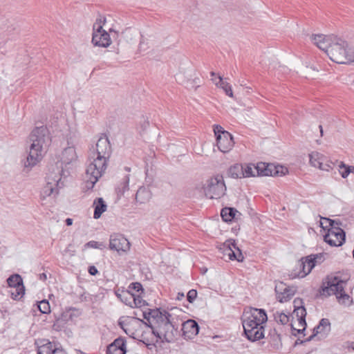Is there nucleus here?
Wrapping results in <instances>:
<instances>
[{"mask_svg":"<svg viewBox=\"0 0 354 354\" xmlns=\"http://www.w3.org/2000/svg\"><path fill=\"white\" fill-rule=\"evenodd\" d=\"M312 40L333 62L340 64L354 62V50L344 39L333 35L320 34L313 35Z\"/></svg>","mask_w":354,"mask_h":354,"instance_id":"1","label":"nucleus"},{"mask_svg":"<svg viewBox=\"0 0 354 354\" xmlns=\"http://www.w3.org/2000/svg\"><path fill=\"white\" fill-rule=\"evenodd\" d=\"M96 152L86 167L84 177V189L91 190L106 169L111 147L106 137H100L95 146Z\"/></svg>","mask_w":354,"mask_h":354,"instance_id":"2","label":"nucleus"},{"mask_svg":"<svg viewBox=\"0 0 354 354\" xmlns=\"http://www.w3.org/2000/svg\"><path fill=\"white\" fill-rule=\"evenodd\" d=\"M29 139L31 145L24 167L31 169L41 160L43 151L49 143L48 130L44 126L36 127L30 134Z\"/></svg>","mask_w":354,"mask_h":354,"instance_id":"3","label":"nucleus"},{"mask_svg":"<svg viewBox=\"0 0 354 354\" xmlns=\"http://www.w3.org/2000/svg\"><path fill=\"white\" fill-rule=\"evenodd\" d=\"M348 279V276L342 278L338 274L328 277L326 281L323 283L322 295L324 296L335 295L340 304L346 306H351L353 304V299L344 291Z\"/></svg>","mask_w":354,"mask_h":354,"instance_id":"4","label":"nucleus"},{"mask_svg":"<svg viewBox=\"0 0 354 354\" xmlns=\"http://www.w3.org/2000/svg\"><path fill=\"white\" fill-rule=\"evenodd\" d=\"M241 319L242 325L251 330L254 328L251 326L253 325L264 326L268 321V316L264 309L250 307L245 309Z\"/></svg>","mask_w":354,"mask_h":354,"instance_id":"5","label":"nucleus"},{"mask_svg":"<svg viewBox=\"0 0 354 354\" xmlns=\"http://www.w3.org/2000/svg\"><path fill=\"white\" fill-rule=\"evenodd\" d=\"M328 222L330 228L324 236V239L330 246L339 247L344 244L346 239V233L339 225L340 222L330 218H324Z\"/></svg>","mask_w":354,"mask_h":354,"instance_id":"6","label":"nucleus"},{"mask_svg":"<svg viewBox=\"0 0 354 354\" xmlns=\"http://www.w3.org/2000/svg\"><path fill=\"white\" fill-rule=\"evenodd\" d=\"M170 317H164V320L156 325H149L153 335L162 342H171L174 338V326L171 322Z\"/></svg>","mask_w":354,"mask_h":354,"instance_id":"7","label":"nucleus"},{"mask_svg":"<svg viewBox=\"0 0 354 354\" xmlns=\"http://www.w3.org/2000/svg\"><path fill=\"white\" fill-rule=\"evenodd\" d=\"M105 23L106 18L100 17L93 24L91 41L95 46L106 48L111 44L109 33L103 29Z\"/></svg>","mask_w":354,"mask_h":354,"instance_id":"8","label":"nucleus"},{"mask_svg":"<svg viewBox=\"0 0 354 354\" xmlns=\"http://www.w3.org/2000/svg\"><path fill=\"white\" fill-rule=\"evenodd\" d=\"M205 196L210 199H218L225 194L226 186L223 177L217 175L209 179L204 187Z\"/></svg>","mask_w":354,"mask_h":354,"instance_id":"9","label":"nucleus"},{"mask_svg":"<svg viewBox=\"0 0 354 354\" xmlns=\"http://www.w3.org/2000/svg\"><path fill=\"white\" fill-rule=\"evenodd\" d=\"M46 183L41 191V198L44 200L51 194H57L59 189L64 187V182L62 181V177L59 171L57 174L50 173L46 178Z\"/></svg>","mask_w":354,"mask_h":354,"instance_id":"10","label":"nucleus"},{"mask_svg":"<svg viewBox=\"0 0 354 354\" xmlns=\"http://www.w3.org/2000/svg\"><path fill=\"white\" fill-rule=\"evenodd\" d=\"M35 344L37 354H66L62 347L46 339H38L35 340Z\"/></svg>","mask_w":354,"mask_h":354,"instance_id":"11","label":"nucleus"},{"mask_svg":"<svg viewBox=\"0 0 354 354\" xmlns=\"http://www.w3.org/2000/svg\"><path fill=\"white\" fill-rule=\"evenodd\" d=\"M177 78L182 84H185L187 87L190 88L196 89L201 84V80L197 76L196 71L192 66L185 73L178 74Z\"/></svg>","mask_w":354,"mask_h":354,"instance_id":"12","label":"nucleus"},{"mask_svg":"<svg viewBox=\"0 0 354 354\" xmlns=\"http://www.w3.org/2000/svg\"><path fill=\"white\" fill-rule=\"evenodd\" d=\"M109 248L118 253H126L130 249V243L122 234H113L110 236Z\"/></svg>","mask_w":354,"mask_h":354,"instance_id":"13","label":"nucleus"},{"mask_svg":"<svg viewBox=\"0 0 354 354\" xmlns=\"http://www.w3.org/2000/svg\"><path fill=\"white\" fill-rule=\"evenodd\" d=\"M317 257L320 259L322 258L321 255H309L305 258H301L298 261V267L300 270L298 277H304L309 274L315 267V261Z\"/></svg>","mask_w":354,"mask_h":354,"instance_id":"14","label":"nucleus"},{"mask_svg":"<svg viewBox=\"0 0 354 354\" xmlns=\"http://www.w3.org/2000/svg\"><path fill=\"white\" fill-rule=\"evenodd\" d=\"M275 292L277 293V298L281 303H284L289 301L292 297L295 294L296 290L295 288L286 286L282 282L277 284L275 286Z\"/></svg>","mask_w":354,"mask_h":354,"instance_id":"15","label":"nucleus"},{"mask_svg":"<svg viewBox=\"0 0 354 354\" xmlns=\"http://www.w3.org/2000/svg\"><path fill=\"white\" fill-rule=\"evenodd\" d=\"M216 145L223 153L228 152L234 145L232 136L229 132L223 133V135L218 134L216 138Z\"/></svg>","mask_w":354,"mask_h":354,"instance_id":"16","label":"nucleus"},{"mask_svg":"<svg viewBox=\"0 0 354 354\" xmlns=\"http://www.w3.org/2000/svg\"><path fill=\"white\" fill-rule=\"evenodd\" d=\"M223 246L226 248V254L230 260H236L239 262L243 261L244 257L234 241L227 240L224 243Z\"/></svg>","mask_w":354,"mask_h":354,"instance_id":"17","label":"nucleus"},{"mask_svg":"<svg viewBox=\"0 0 354 354\" xmlns=\"http://www.w3.org/2000/svg\"><path fill=\"white\" fill-rule=\"evenodd\" d=\"M253 328L248 330L245 326L243 327V333L246 338L250 342H257L264 338L265 328L264 326H252Z\"/></svg>","mask_w":354,"mask_h":354,"instance_id":"18","label":"nucleus"},{"mask_svg":"<svg viewBox=\"0 0 354 354\" xmlns=\"http://www.w3.org/2000/svg\"><path fill=\"white\" fill-rule=\"evenodd\" d=\"M183 335L186 339H192L199 332L198 323L193 319H188L182 326Z\"/></svg>","mask_w":354,"mask_h":354,"instance_id":"19","label":"nucleus"},{"mask_svg":"<svg viewBox=\"0 0 354 354\" xmlns=\"http://www.w3.org/2000/svg\"><path fill=\"white\" fill-rule=\"evenodd\" d=\"M330 331V323L328 319L323 318L320 320L319 324L313 329V333L306 339L304 342H310L313 338L320 334L322 337H326Z\"/></svg>","mask_w":354,"mask_h":354,"instance_id":"20","label":"nucleus"},{"mask_svg":"<svg viewBox=\"0 0 354 354\" xmlns=\"http://www.w3.org/2000/svg\"><path fill=\"white\" fill-rule=\"evenodd\" d=\"M126 342L122 337L115 339L107 346L106 354H126Z\"/></svg>","mask_w":354,"mask_h":354,"instance_id":"21","label":"nucleus"},{"mask_svg":"<svg viewBox=\"0 0 354 354\" xmlns=\"http://www.w3.org/2000/svg\"><path fill=\"white\" fill-rule=\"evenodd\" d=\"M293 314L297 317L299 327L301 328L296 329L294 328L293 325L291 324L292 330L296 331L297 333H302L306 330L307 326L306 322V310L305 307L299 308V309H294Z\"/></svg>","mask_w":354,"mask_h":354,"instance_id":"22","label":"nucleus"},{"mask_svg":"<svg viewBox=\"0 0 354 354\" xmlns=\"http://www.w3.org/2000/svg\"><path fill=\"white\" fill-rule=\"evenodd\" d=\"M148 313L144 312V318L149 320L152 318L155 321V325L164 320V317H171V315L166 310L161 311L160 309L149 310Z\"/></svg>","mask_w":354,"mask_h":354,"instance_id":"23","label":"nucleus"},{"mask_svg":"<svg viewBox=\"0 0 354 354\" xmlns=\"http://www.w3.org/2000/svg\"><path fill=\"white\" fill-rule=\"evenodd\" d=\"M77 160V155L74 147H68L64 149L62 153V165L65 166L73 164Z\"/></svg>","mask_w":354,"mask_h":354,"instance_id":"24","label":"nucleus"},{"mask_svg":"<svg viewBox=\"0 0 354 354\" xmlns=\"http://www.w3.org/2000/svg\"><path fill=\"white\" fill-rule=\"evenodd\" d=\"M267 339L268 344L272 349L278 351L282 348L281 335L276 328L270 330Z\"/></svg>","mask_w":354,"mask_h":354,"instance_id":"25","label":"nucleus"},{"mask_svg":"<svg viewBox=\"0 0 354 354\" xmlns=\"http://www.w3.org/2000/svg\"><path fill=\"white\" fill-rule=\"evenodd\" d=\"M259 168L258 176H277V167L272 164H266L260 162L257 164V169Z\"/></svg>","mask_w":354,"mask_h":354,"instance_id":"26","label":"nucleus"},{"mask_svg":"<svg viewBox=\"0 0 354 354\" xmlns=\"http://www.w3.org/2000/svg\"><path fill=\"white\" fill-rule=\"evenodd\" d=\"M151 198V191L145 187H140L136 194V200L138 203L142 204L149 201Z\"/></svg>","mask_w":354,"mask_h":354,"instance_id":"27","label":"nucleus"},{"mask_svg":"<svg viewBox=\"0 0 354 354\" xmlns=\"http://www.w3.org/2000/svg\"><path fill=\"white\" fill-rule=\"evenodd\" d=\"M243 169L242 164H234L228 169L227 175L232 178H243L244 176Z\"/></svg>","mask_w":354,"mask_h":354,"instance_id":"28","label":"nucleus"},{"mask_svg":"<svg viewBox=\"0 0 354 354\" xmlns=\"http://www.w3.org/2000/svg\"><path fill=\"white\" fill-rule=\"evenodd\" d=\"M93 204L95 205L93 218L97 219L106 210L107 206L102 198L95 199Z\"/></svg>","mask_w":354,"mask_h":354,"instance_id":"29","label":"nucleus"},{"mask_svg":"<svg viewBox=\"0 0 354 354\" xmlns=\"http://www.w3.org/2000/svg\"><path fill=\"white\" fill-rule=\"evenodd\" d=\"M212 81L216 86L221 88L227 95L230 97H233V92L230 84L228 82L223 81L222 76H218V81L214 79H212Z\"/></svg>","mask_w":354,"mask_h":354,"instance_id":"30","label":"nucleus"},{"mask_svg":"<svg viewBox=\"0 0 354 354\" xmlns=\"http://www.w3.org/2000/svg\"><path fill=\"white\" fill-rule=\"evenodd\" d=\"M237 214L241 215V213L233 207H224L221 212V217L225 222L232 221V219L236 218Z\"/></svg>","mask_w":354,"mask_h":354,"instance_id":"31","label":"nucleus"},{"mask_svg":"<svg viewBox=\"0 0 354 354\" xmlns=\"http://www.w3.org/2000/svg\"><path fill=\"white\" fill-rule=\"evenodd\" d=\"M135 293L131 290H122L118 298L126 305L132 308L133 303L134 301Z\"/></svg>","mask_w":354,"mask_h":354,"instance_id":"32","label":"nucleus"},{"mask_svg":"<svg viewBox=\"0 0 354 354\" xmlns=\"http://www.w3.org/2000/svg\"><path fill=\"white\" fill-rule=\"evenodd\" d=\"M7 283L8 284V286L10 288H16L21 287L23 288L24 283H23V279L18 274H14L10 276L7 279Z\"/></svg>","mask_w":354,"mask_h":354,"instance_id":"33","label":"nucleus"},{"mask_svg":"<svg viewBox=\"0 0 354 354\" xmlns=\"http://www.w3.org/2000/svg\"><path fill=\"white\" fill-rule=\"evenodd\" d=\"M310 165L315 167H317L322 164V161L325 160V156L317 152L313 151L309 154Z\"/></svg>","mask_w":354,"mask_h":354,"instance_id":"34","label":"nucleus"},{"mask_svg":"<svg viewBox=\"0 0 354 354\" xmlns=\"http://www.w3.org/2000/svg\"><path fill=\"white\" fill-rule=\"evenodd\" d=\"M243 172L244 173L243 178L254 177L258 176L259 168L257 169V165H243Z\"/></svg>","mask_w":354,"mask_h":354,"instance_id":"35","label":"nucleus"},{"mask_svg":"<svg viewBox=\"0 0 354 354\" xmlns=\"http://www.w3.org/2000/svg\"><path fill=\"white\" fill-rule=\"evenodd\" d=\"M274 320L281 325H286L289 322V316L283 312L277 311L274 313Z\"/></svg>","mask_w":354,"mask_h":354,"instance_id":"36","label":"nucleus"},{"mask_svg":"<svg viewBox=\"0 0 354 354\" xmlns=\"http://www.w3.org/2000/svg\"><path fill=\"white\" fill-rule=\"evenodd\" d=\"M37 308L43 314H48L50 312V307L48 300L43 299L38 302Z\"/></svg>","mask_w":354,"mask_h":354,"instance_id":"37","label":"nucleus"},{"mask_svg":"<svg viewBox=\"0 0 354 354\" xmlns=\"http://www.w3.org/2000/svg\"><path fill=\"white\" fill-rule=\"evenodd\" d=\"M24 294H25V287L24 286L21 288V287L14 288L13 290L10 291L11 297L14 300H19L21 298L23 297Z\"/></svg>","mask_w":354,"mask_h":354,"instance_id":"38","label":"nucleus"},{"mask_svg":"<svg viewBox=\"0 0 354 354\" xmlns=\"http://www.w3.org/2000/svg\"><path fill=\"white\" fill-rule=\"evenodd\" d=\"M129 175H127L122 179V181L120 183V185L118 187V192L119 193L124 194L126 191L129 190Z\"/></svg>","mask_w":354,"mask_h":354,"instance_id":"39","label":"nucleus"},{"mask_svg":"<svg viewBox=\"0 0 354 354\" xmlns=\"http://www.w3.org/2000/svg\"><path fill=\"white\" fill-rule=\"evenodd\" d=\"M339 173L343 178H346L351 173V167L346 166L343 162L339 165Z\"/></svg>","mask_w":354,"mask_h":354,"instance_id":"40","label":"nucleus"},{"mask_svg":"<svg viewBox=\"0 0 354 354\" xmlns=\"http://www.w3.org/2000/svg\"><path fill=\"white\" fill-rule=\"evenodd\" d=\"M140 295L141 294H135L132 308H141L147 305V303L146 302L145 300L142 299Z\"/></svg>","mask_w":354,"mask_h":354,"instance_id":"41","label":"nucleus"},{"mask_svg":"<svg viewBox=\"0 0 354 354\" xmlns=\"http://www.w3.org/2000/svg\"><path fill=\"white\" fill-rule=\"evenodd\" d=\"M128 290H131L134 293L137 292L138 294H142L144 292L142 284L138 282L131 283L129 286Z\"/></svg>","mask_w":354,"mask_h":354,"instance_id":"42","label":"nucleus"},{"mask_svg":"<svg viewBox=\"0 0 354 354\" xmlns=\"http://www.w3.org/2000/svg\"><path fill=\"white\" fill-rule=\"evenodd\" d=\"M333 163L329 161L325 156V160L322 161V164L319 165L318 168L322 171H329L333 169Z\"/></svg>","mask_w":354,"mask_h":354,"instance_id":"43","label":"nucleus"},{"mask_svg":"<svg viewBox=\"0 0 354 354\" xmlns=\"http://www.w3.org/2000/svg\"><path fill=\"white\" fill-rule=\"evenodd\" d=\"M85 246L89 247V248H99V249H102L104 248V245L102 243H99V242L95 241H88L85 245Z\"/></svg>","mask_w":354,"mask_h":354,"instance_id":"44","label":"nucleus"},{"mask_svg":"<svg viewBox=\"0 0 354 354\" xmlns=\"http://www.w3.org/2000/svg\"><path fill=\"white\" fill-rule=\"evenodd\" d=\"M197 297V291L194 289L190 290L187 295V301L192 303Z\"/></svg>","mask_w":354,"mask_h":354,"instance_id":"45","label":"nucleus"},{"mask_svg":"<svg viewBox=\"0 0 354 354\" xmlns=\"http://www.w3.org/2000/svg\"><path fill=\"white\" fill-rule=\"evenodd\" d=\"M293 306L294 309H299V308H303L304 306V301L301 298H296L293 301Z\"/></svg>","mask_w":354,"mask_h":354,"instance_id":"46","label":"nucleus"},{"mask_svg":"<svg viewBox=\"0 0 354 354\" xmlns=\"http://www.w3.org/2000/svg\"><path fill=\"white\" fill-rule=\"evenodd\" d=\"M140 128L142 131H145L149 126V120L145 119V118H142V120L140 121Z\"/></svg>","mask_w":354,"mask_h":354,"instance_id":"47","label":"nucleus"},{"mask_svg":"<svg viewBox=\"0 0 354 354\" xmlns=\"http://www.w3.org/2000/svg\"><path fill=\"white\" fill-rule=\"evenodd\" d=\"M277 167V175H285L286 173H288V169L285 167L277 165L276 166Z\"/></svg>","mask_w":354,"mask_h":354,"instance_id":"48","label":"nucleus"},{"mask_svg":"<svg viewBox=\"0 0 354 354\" xmlns=\"http://www.w3.org/2000/svg\"><path fill=\"white\" fill-rule=\"evenodd\" d=\"M215 135L217 136L218 134L223 135V133H226V131H224L223 127L220 125H216L214 129Z\"/></svg>","mask_w":354,"mask_h":354,"instance_id":"49","label":"nucleus"},{"mask_svg":"<svg viewBox=\"0 0 354 354\" xmlns=\"http://www.w3.org/2000/svg\"><path fill=\"white\" fill-rule=\"evenodd\" d=\"M88 272H89V274L91 275H93L94 276V275H95L98 272V271H97V269L96 268L95 266H91L88 268Z\"/></svg>","mask_w":354,"mask_h":354,"instance_id":"50","label":"nucleus"},{"mask_svg":"<svg viewBox=\"0 0 354 354\" xmlns=\"http://www.w3.org/2000/svg\"><path fill=\"white\" fill-rule=\"evenodd\" d=\"M140 341L147 346H149L151 344V342L147 338H145L144 337V335H141V339H140Z\"/></svg>","mask_w":354,"mask_h":354,"instance_id":"51","label":"nucleus"},{"mask_svg":"<svg viewBox=\"0 0 354 354\" xmlns=\"http://www.w3.org/2000/svg\"><path fill=\"white\" fill-rule=\"evenodd\" d=\"M140 341L147 346H149L151 344V342L147 338H145L144 337V335H141V339H140Z\"/></svg>","mask_w":354,"mask_h":354,"instance_id":"52","label":"nucleus"},{"mask_svg":"<svg viewBox=\"0 0 354 354\" xmlns=\"http://www.w3.org/2000/svg\"><path fill=\"white\" fill-rule=\"evenodd\" d=\"M88 296V294H86V292H83L80 295L79 299L80 301H87Z\"/></svg>","mask_w":354,"mask_h":354,"instance_id":"53","label":"nucleus"},{"mask_svg":"<svg viewBox=\"0 0 354 354\" xmlns=\"http://www.w3.org/2000/svg\"><path fill=\"white\" fill-rule=\"evenodd\" d=\"M316 255H321L322 258L321 259L317 257L315 261V266L317 264V263H321L322 262H323L324 258V254L322 253H319V254H317Z\"/></svg>","mask_w":354,"mask_h":354,"instance_id":"54","label":"nucleus"},{"mask_svg":"<svg viewBox=\"0 0 354 354\" xmlns=\"http://www.w3.org/2000/svg\"><path fill=\"white\" fill-rule=\"evenodd\" d=\"M344 346L348 349L351 348L354 351V342H346L345 343Z\"/></svg>","mask_w":354,"mask_h":354,"instance_id":"55","label":"nucleus"},{"mask_svg":"<svg viewBox=\"0 0 354 354\" xmlns=\"http://www.w3.org/2000/svg\"><path fill=\"white\" fill-rule=\"evenodd\" d=\"M324 218H325L321 217V219H322V221L320 222V226H321L322 228L327 227V225H324V224H328V222H326V221L324 220Z\"/></svg>","mask_w":354,"mask_h":354,"instance_id":"56","label":"nucleus"},{"mask_svg":"<svg viewBox=\"0 0 354 354\" xmlns=\"http://www.w3.org/2000/svg\"><path fill=\"white\" fill-rule=\"evenodd\" d=\"M185 295L183 292H178L176 299L178 300H181L183 298H184Z\"/></svg>","mask_w":354,"mask_h":354,"instance_id":"57","label":"nucleus"},{"mask_svg":"<svg viewBox=\"0 0 354 354\" xmlns=\"http://www.w3.org/2000/svg\"><path fill=\"white\" fill-rule=\"evenodd\" d=\"M73 223V219L72 218H68L66 219V224L67 225H71Z\"/></svg>","mask_w":354,"mask_h":354,"instance_id":"58","label":"nucleus"},{"mask_svg":"<svg viewBox=\"0 0 354 354\" xmlns=\"http://www.w3.org/2000/svg\"><path fill=\"white\" fill-rule=\"evenodd\" d=\"M143 44H144V38L142 36V38H141V39L140 41V44H139V49H140V50H141Z\"/></svg>","mask_w":354,"mask_h":354,"instance_id":"59","label":"nucleus"},{"mask_svg":"<svg viewBox=\"0 0 354 354\" xmlns=\"http://www.w3.org/2000/svg\"><path fill=\"white\" fill-rule=\"evenodd\" d=\"M39 279H42V280H46V274L45 273L41 274L40 277H39Z\"/></svg>","mask_w":354,"mask_h":354,"instance_id":"60","label":"nucleus"},{"mask_svg":"<svg viewBox=\"0 0 354 354\" xmlns=\"http://www.w3.org/2000/svg\"><path fill=\"white\" fill-rule=\"evenodd\" d=\"M109 32H114L115 34L118 35V31L113 30V28H109Z\"/></svg>","mask_w":354,"mask_h":354,"instance_id":"61","label":"nucleus"},{"mask_svg":"<svg viewBox=\"0 0 354 354\" xmlns=\"http://www.w3.org/2000/svg\"><path fill=\"white\" fill-rule=\"evenodd\" d=\"M319 129H320V133H321V135L322 136L323 135V129H322V125H319Z\"/></svg>","mask_w":354,"mask_h":354,"instance_id":"62","label":"nucleus"},{"mask_svg":"<svg viewBox=\"0 0 354 354\" xmlns=\"http://www.w3.org/2000/svg\"><path fill=\"white\" fill-rule=\"evenodd\" d=\"M124 169L127 171H130V168L128 167H125Z\"/></svg>","mask_w":354,"mask_h":354,"instance_id":"63","label":"nucleus"},{"mask_svg":"<svg viewBox=\"0 0 354 354\" xmlns=\"http://www.w3.org/2000/svg\"><path fill=\"white\" fill-rule=\"evenodd\" d=\"M351 172L354 173V167H351Z\"/></svg>","mask_w":354,"mask_h":354,"instance_id":"64","label":"nucleus"}]
</instances>
